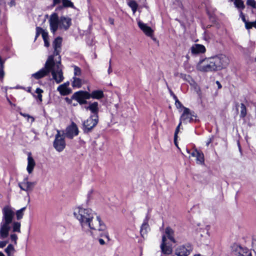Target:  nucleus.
I'll return each mask as SVG.
<instances>
[{"instance_id":"obj_1","label":"nucleus","mask_w":256,"mask_h":256,"mask_svg":"<svg viewBox=\"0 0 256 256\" xmlns=\"http://www.w3.org/2000/svg\"><path fill=\"white\" fill-rule=\"evenodd\" d=\"M73 215L78 222L82 230L86 234L94 236L106 229L100 215L90 208L76 206L73 208Z\"/></svg>"},{"instance_id":"obj_2","label":"nucleus","mask_w":256,"mask_h":256,"mask_svg":"<svg viewBox=\"0 0 256 256\" xmlns=\"http://www.w3.org/2000/svg\"><path fill=\"white\" fill-rule=\"evenodd\" d=\"M26 207L22 208L15 212L14 209L10 206L7 205L2 210V219L0 223V238H7L12 226L13 232H20V223L18 222L12 220L16 214V219L20 220L23 218Z\"/></svg>"},{"instance_id":"obj_3","label":"nucleus","mask_w":256,"mask_h":256,"mask_svg":"<svg viewBox=\"0 0 256 256\" xmlns=\"http://www.w3.org/2000/svg\"><path fill=\"white\" fill-rule=\"evenodd\" d=\"M229 63V58L221 54L200 60L196 68L197 70L202 72H216L226 68Z\"/></svg>"},{"instance_id":"obj_4","label":"nucleus","mask_w":256,"mask_h":256,"mask_svg":"<svg viewBox=\"0 0 256 256\" xmlns=\"http://www.w3.org/2000/svg\"><path fill=\"white\" fill-rule=\"evenodd\" d=\"M48 22L51 32L55 34L58 29L68 30L72 25V18L66 16L59 17L56 13L54 12L50 16Z\"/></svg>"},{"instance_id":"obj_5","label":"nucleus","mask_w":256,"mask_h":256,"mask_svg":"<svg viewBox=\"0 0 256 256\" xmlns=\"http://www.w3.org/2000/svg\"><path fill=\"white\" fill-rule=\"evenodd\" d=\"M51 58L50 61V72L53 79L57 84H60L63 81L64 76L62 68L61 65V58L60 56H58L57 58H54L53 56H50Z\"/></svg>"},{"instance_id":"obj_6","label":"nucleus","mask_w":256,"mask_h":256,"mask_svg":"<svg viewBox=\"0 0 256 256\" xmlns=\"http://www.w3.org/2000/svg\"><path fill=\"white\" fill-rule=\"evenodd\" d=\"M196 116L192 114L190 110L184 107V112L180 118V122L176 128L174 136V141L175 144L177 146L176 139L178 138V134L180 130V126L182 124V122L184 123H187L191 122L194 120Z\"/></svg>"},{"instance_id":"obj_7","label":"nucleus","mask_w":256,"mask_h":256,"mask_svg":"<svg viewBox=\"0 0 256 256\" xmlns=\"http://www.w3.org/2000/svg\"><path fill=\"white\" fill-rule=\"evenodd\" d=\"M54 147L58 152H62L66 147L64 136L59 130H57V134L55 136Z\"/></svg>"},{"instance_id":"obj_8","label":"nucleus","mask_w":256,"mask_h":256,"mask_svg":"<svg viewBox=\"0 0 256 256\" xmlns=\"http://www.w3.org/2000/svg\"><path fill=\"white\" fill-rule=\"evenodd\" d=\"M98 122V115L91 116L83 122V130L84 132H90Z\"/></svg>"},{"instance_id":"obj_9","label":"nucleus","mask_w":256,"mask_h":256,"mask_svg":"<svg viewBox=\"0 0 256 256\" xmlns=\"http://www.w3.org/2000/svg\"><path fill=\"white\" fill-rule=\"evenodd\" d=\"M50 59L51 58H50V56L45 63L44 68L40 69L36 72L33 74L32 76L34 77L36 80H38L48 74L50 69Z\"/></svg>"},{"instance_id":"obj_10","label":"nucleus","mask_w":256,"mask_h":256,"mask_svg":"<svg viewBox=\"0 0 256 256\" xmlns=\"http://www.w3.org/2000/svg\"><path fill=\"white\" fill-rule=\"evenodd\" d=\"M36 182H30L28 178H25L23 180L18 183V185L21 190L26 192L27 194L31 192L36 184Z\"/></svg>"},{"instance_id":"obj_11","label":"nucleus","mask_w":256,"mask_h":256,"mask_svg":"<svg viewBox=\"0 0 256 256\" xmlns=\"http://www.w3.org/2000/svg\"><path fill=\"white\" fill-rule=\"evenodd\" d=\"M72 98L76 100L80 104L87 103L86 100L90 99V93L86 91L76 92L72 96Z\"/></svg>"},{"instance_id":"obj_12","label":"nucleus","mask_w":256,"mask_h":256,"mask_svg":"<svg viewBox=\"0 0 256 256\" xmlns=\"http://www.w3.org/2000/svg\"><path fill=\"white\" fill-rule=\"evenodd\" d=\"M232 254L236 256H252L251 252L247 248L236 244L232 246Z\"/></svg>"},{"instance_id":"obj_13","label":"nucleus","mask_w":256,"mask_h":256,"mask_svg":"<svg viewBox=\"0 0 256 256\" xmlns=\"http://www.w3.org/2000/svg\"><path fill=\"white\" fill-rule=\"evenodd\" d=\"M78 133L79 130L76 124L74 122H72L71 124L66 128L65 136L66 138L72 139L74 136H78Z\"/></svg>"},{"instance_id":"obj_14","label":"nucleus","mask_w":256,"mask_h":256,"mask_svg":"<svg viewBox=\"0 0 256 256\" xmlns=\"http://www.w3.org/2000/svg\"><path fill=\"white\" fill-rule=\"evenodd\" d=\"M192 250L190 246H182L178 248L176 250V254L178 256H188Z\"/></svg>"},{"instance_id":"obj_15","label":"nucleus","mask_w":256,"mask_h":256,"mask_svg":"<svg viewBox=\"0 0 256 256\" xmlns=\"http://www.w3.org/2000/svg\"><path fill=\"white\" fill-rule=\"evenodd\" d=\"M62 42V38L60 37L56 38L53 42V46L54 48V57L57 58L60 56L59 54L61 50V46Z\"/></svg>"},{"instance_id":"obj_16","label":"nucleus","mask_w":256,"mask_h":256,"mask_svg":"<svg viewBox=\"0 0 256 256\" xmlns=\"http://www.w3.org/2000/svg\"><path fill=\"white\" fill-rule=\"evenodd\" d=\"M70 82H66L60 85L58 88L57 90L59 92L60 94L62 96H66L72 92V90L69 88Z\"/></svg>"},{"instance_id":"obj_17","label":"nucleus","mask_w":256,"mask_h":256,"mask_svg":"<svg viewBox=\"0 0 256 256\" xmlns=\"http://www.w3.org/2000/svg\"><path fill=\"white\" fill-rule=\"evenodd\" d=\"M210 226L208 225H202L199 228L197 229L198 232L201 237L208 238L210 236Z\"/></svg>"},{"instance_id":"obj_18","label":"nucleus","mask_w":256,"mask_h":256,"mask_svg":"<svg viewBox=\"0 0 256 256\" xmlns=\"http://www.w3.org/2000/svg\"><path fill=\"white\" fill-rule=\"evenodd\" d=\"M166 238L165 236L162 238V242L160 245V248L163 254H170L172 252V248L170 246L167 245Z\"/></svg>"},{"instance_id":"obj_19","label":"nucleus","mask_w":256,"mask_h":256,"mask_svg":"<svg viewBox=\"0 0 256 256\" xmlns=\"http://www.w3.org/2000/svg\"><path fill=\"white\" fill-rule=\"evenodd\" d=\"M84 108L86 110H90V112L93 114L94 115H98L99 111L98 104L96 102H89L88 106H86Z\"/></svg>"},{"instance_id":"obj_20","label":"nucleus","mask_w":256,"mask_h":256,"mask_svg":"<svg viewBox=\"0 0 256 256\" xmlns=\"http://www.w3.org/2000/svg\"><path fill=\"white\" fill-rule=\"evenodd\" d=\"M192 54H202L206 52V48L204 46L200 44H194L190 48Z\"/></svg>"},{"instance_id":"obj_21","label":"nucleus","mask_w":256,"mask_h":256,"mask_svg":"<svg viewBox=\"0 0 256 256\" xmlns=\"http://www.w3.org/2000/svg\"><path fill=\"white\" fill-rule=\"evenodd\" d=\"M138 25L146 35L150 36H152L153 30L150 26H147L146 24L140 21L138 22Z\"/></svg>"},{"instance_id":"obj_22","label":"nucleus","mask_w":256,"mask_h":256,"mask_svg":"<svg viewBox=\"0 0 256 256\" xmlns=\"http://www.w3.org/2000/svg\"><path fill=\"white\" fill-rule=\"evenodd\" d=\"M35 166L36 162L32 158L30 154H29L28 157V166L26 167L27 172L29 174L32 173Z\"/></svg>"},{"instance_id":"obj_23","label":"nucleus","mask_w":256,"mask_h":256,"mask_svg":"<svg viewBox=\"0 0 256 256\" xmlns=\"http://www.w3.org/2000/svg\"><path fill=\"white\" fill-rule=\"evenodd\" d=\"M104 96V92L101 90H94L90 93V98H92L94 99L99 100L102 98Z\"/></svg>"},{"instance_id":"obj_24","label":"nucleus","mask_w":256,"mask_h":256,"mask_svg":"<svg viewBox=\"0 0 256 256\" xmlns=\"http://www.w3.org/2000/svg\"><path fill=\"white\" fill-rule=\"evenodd\" d=\"M150 230V227L149 224H148V220H146L144 222L143 224L142 225L141 229H140V233L142 236H144V235L146 234Z\"/></svg>"},{"instance_id":"obj_25","label":"nucleus","mask_w":256,"mask_h":256,"mask_svg":"<svg viewBox=\"0 0 256 256\" xmlns=\"http://www.w3.org/2000/svg\"><path fill=\"white\" fill-rule=\"evenodd\" d=\"M196 158V162L198 164L204 165V154L202 152L199 151L197 152Z\"/></svg>"},{"instance_id":"obj_26","label":"nucleus","mask_w":256,"mask_h":256,"mask_svg":"<svg viewBox=\"0 0 256 256\" xmlns=\"http://www.w3.org/2000/svg\"><path fill=\"white\" fill-rule=\"evenodd\" d=\"M127 4L131 8L133 14H134L138 7V3L134 0H130Z\"/></svg>"},{"instance_id":"obj_27","label":"nucleus","mask_w":256,"mask_h":256,"mask_svg":"<svg viewBox=\"0 0 256 256\" xmlns=\"http://www.w3.org/2000/svg\"><path fill=\"white\" fill-rule=\"evenodd\" d=\"M165 232L168 238L172 242H174L175 240L174 237V231L170 227H168L165 230Z\"/></svg>"},{"instance_id":"obj_28","label":"nucleus","mask_w":256,"mask_h":256,"mask_svg":"<svg viewBox=\"0 0 256 256\" xmlns=\"http://www.w3.org/2000/svg\"><path fill=\"white\" fill-rule=\"evenodd\" d=\"M4 251L7 254L8 256H12L14 252V248L12 244H10L5 249Z\"/></svg>"},{"instance_id":"obj_29","label":"nucleus","mask_w":256,"mask_h":256,"mask_svg":"<svg viewBox=\"0 0 256 256\" xmlns=\"http://www.w3.org/2000/svg\"><path fill=\"white\" fill-rule=\"evenodd\" d=\"M82 80L78 78H74V80L72 83L73 87H76L78 88H80L82 86Z\"/></svg>"},{"instance_id":"obj_30","label":"nucleus","mask_w":256,"mask_h":256,"mask_svg":"<svg viewBox=\"0 0 256 256\" xmlns=\"http://www.w3.org/2000/svg\"><path fill=\"white\" fill-rule=\"evenodd\" d=\"M62 4L64 8H74V4L70 0H62Z\"/></svg>"},{"instance_id":"obj_31","label":"nucleus","mask_w":256,"mask_h":256,"mask_svg":"<svg viewBox=\"0 0 256 256\" xmlns=\"http://www.w3.org/2000/svg\"><path fill=\"white\" fill-rule=\"evenodd\" d=\"M246 114V108L244 104H240V116L242 118H244Z\"/></svg>"},{"instance_id":"obj_32","label":"nucleus","mask_w":256,"mask_h":256,"mask_svg":"<svg viewBox=\"0 0 256 256\" xmlns=\"http://www.w3.org/2000/svg\"><path fill=\"white\" fill-rule=\"evenodd\" d=\"M43 92V90L40 88H37L36 90V92L38 94V99L40 102H42V94Z\"/></svg>"},{"instance_id":"obj_33","label":"nucleus","mask_w":256,"mask_h":256,"mask_svg":"<svg viewBox=\"0 0 256 256\" xmlns=\"http://www.w3.org/2000/svg\"><path fill=\"white\" fill-rule=\"evenodd\" d=\"M173 97H174V98L175 100V104H176V108H184V106H182V104L178 100V99L177 97L175 95H174Z\"/></svg>"},{"instance_id":"obj_34","label":"nucleus","mask_w":256,"mask_h":256,"mask_svg":"<svg viewBox=\"0 0 256 256\" xmlns=\"http://www.w3.org/2000/svg\"><path fill=\"white\" fill-rule=\"evenodd\" d=\"M252 248L256 254V236H254L252 239Z\"/></svg>"},{"instance_id":"obj_35","label":"nucleus","mask_w":256,"mask_h":256,"mask_svg":"<svg viewBox=\"0 0 256 256\" xmlns=\"http://www.w3.org/2000/svg\"><path fill=\"white\" fill-rule=\"evenodd\" d=\"M44 30L40 27H36V39L38 36L40 34H42Z\"/></svg>"},{"instance_id":"obj_36","label":"nucleus","mask_w":256,"mask_h":256,"mask_svg":"<svg viewBox=\"0 0 256 256\" xmlns=\"http://www.w3.org/2000/svg\"><path fill=\"white\" fill-rule=\"evenodd\" d=\"M10 238L12 242H14V244H17L16 240H18V236L15 234H12L10 236Z\"/></svg>"},{"instance_id":"obj_37","label":"nucleus","mask_w":256,"mask_h":256,"mask_svg":"<svg viewBox=\"0 0 256 256\" xmlns=\"http://www.w3.org/2000/svg\"><path fill=\"white\" fill-rule=\"evenodd\" d=\"M74 74L75 76L80 75L81 70L78 66H74Z\"/></svg>"},{"instance_id":"obj_38","label":"nucleus","mask_w":256,"mask_h":256,"mask_svg":"<svg viewBox=\"0 0 256 256\" xmlns=\"http://www.w3.org/2000/svg\"><path fill=\"white\" fill-rule=\"evenodd\" d=\"M240 17L241 18L242 20L243 21V22H244L245 24V26L246 28V26H248V22H247L246 20V18H245V16H244V14H243V13L240 10Z\"/></svg>"},{"instance_id":"obj_39","label":"nucleus","mask_w":256,"mask_h":256,"mask_svg":"<svg viewBox=\"0 0 256 256\" xmlns=\"http://www.w3.org/2000/svg\"><path fill=\"white\" fill-rule=\"evenodd\" d=\"M252 27L256 28V20L254 22H249L248 24V26H246V28L248 30H249Z\"/></svg>"},{"instance_id":"obj_40","label":"nucleus","mask_w":256,"mask_h":256,"mask_svg":"<svg viewBox=\"0 0 256 256\" xmlns=\"http://www.w3.org/2000/svg\"><path fill=\"white\" fill-rule=\"evenodd\" d=\"M20 114L21 116H23L25 117V118H28V120L29 118H30V119L31 120V122H33L34 121V118L32 116H30V115H29V114H24V113H22V112H20Z\"/></svg>"},{"instance_id":"obj_41","label":"nucleus","mask_w":256,"mask_h":256,"mask_svg":"<svg viewBox=\"0 0 256 256\" xmlns=\"http://www.w3.org/2000/svg\"><path fill=\"white\" fill-rule=\"evenodd\" d=\"M246 4L254 8H256V2L254 0H248Z\"/></svg>"},{"instance_id":"obj_42","label":"nucleus","mask_w":256,"mask_h":256,"mask_svg":"<svg viewBox=\"0 0 256 256\" xmlns=\"http://www.w3.org/2000/svg\"><path fill=\"white\" fill-rule=\"evenodd\" d=\"M4 68H0V79L2 80L4 76Z\"/></svg>"},{"instance_id":"obj_43","label":"nucleus","mask_w":256,"mask_h":256,"mask_svg":"<svg viewBox=\"0 0 256 256\" xmlns=\"http://www.w3.org/2000/svg\"><path fill=\"white\" fill-rule=\"evenodd\" d=\"M43 40L48 39V32L45 30L42 34Z\"/></svg>"},{"instance_id":"obj_44","label":"nucleus","mask_w":256,"mask_h":256,"mask_svg":"<svg viewBox=\"0 0 256 256\" xmlns=\"http://www.w3.org/2000/svg\"><path fill=\"white\" fill-rule=\"evenodd\" d=\"M8 243V241H0V248H3Z\"/></svg>"},{"instance_id":"obj_45","label":"nucleus","mask_w":256,"mask_h":256,"mask_svg":"<svg viewBox=\"0 0 256 256\" xmlns=\"http://www.w3.org/2000/svg\"><path fill=\"white\" fill-rule=\"evenodd\" d=\"M111 62H112V60H110L109 61V67H108V74H110L112 72V68L111 67Z\"/></svg>"},{"instance_id":"obj_46","label":"nucleus","mask_w":256,"mask_h":256,"mask_svg":"<svg viewBox=\"0 0 256 256\" xmlns=\"http://www.w3.org/2000/svg\"><path fill=\"white\" fill-rule=\"evenodd\" d=\"M199 151L196 150H195L192 152L191 153L190 155L192 156H193V157H196L197 156V152H198Z\"/></svg>"},{"instance_id":"obj_47","label":"nucleus","mask_w":256,"mask_h":256,"mask_svg":"<svg viewBox=\"0 0 256 256\" xmlns=\"http://www.w3.org/2000/svg\"><path fill=\"white\" fill-rule=\"evenodd\" d=\"M4 62L5 60H2L1 57L0 56V68H4Z\"/></svg>"},{"instance_id":"obj_48","label":"nucleus","mask_w":256,"mask_h":256,"mask_svg":"<svg viewBox=\"0 0 256 256\" xmlns=\"http://www.w3.org/2000/svg\"><path fill=\"white\" fill-rule=\"evenodd\" d=\"M62 2V0H53V6H56L60 4V2Z\"/></svg>"},{"instance_id":"obj_49","label":"nucleus","mask_w":256,"mask_h":256,"mask_svg":"<svg viewBox=\"0 0 256 256\" xmlns=\"http://www.w3.org/2000/svg\"><path fill=\"white\" fill-rule=\"evenodd\" d=\"M44 46L46 47H48L50 45L49 42H48V39L44 40Z\"/></svg>"},{"instance_id":"obj_50","label":"nucleus","mask_w":256,"mask_h":256,"mask_svg":"<svg viewBox=\"0 0 256 256\" xmlns=\"http://www.w3.org/2000/svg\"><path fill=\"white\" fill-rule=\"evenodd\" d=\"M98 241L101 245H104L105 244V242L103 239L100 238L99 239Z\"/></svg>"},{"instance_id":"obj_51","label":"nucleus","mask_w":256,"mask_h":256,"mask_svg":"<svg viewBox=\"0 0 256 256\" xmlns=\"http://www.w3.org/2000/svg\"><path fill=\"white\" fill-rule=\"evenodd\" d=\"M72 99H70L68 98H66V100L68 104H72Z\"/></svg>"},{"instance_id":"obj_52","label":"nucleus","mask_w":256,"mask_h":256,"mask_svg":"<svg viewBox=\"0 0 256 256\" xmlns=\"http://www.w3.org/2000/svg\"><path fill=\"white\" fill-rule=\"evenodd\" d=\"M108 21H109L110 23L111 24H114V20L113 18H110L109 20H108Z\"/></svg>"},{"instance_id":"obj_53","label":"nucleus","mask_w":256,"mask_h":256,"mask_svg":"<svg viewBox=\"0 0 256 256\" xmlns=\"http://www.w3.org/2000/svg\"><path fill=\"white\" fill-rule=\"evenodd\" d=\"M212 142V139L210 138H208L207 142H206V146H208L210 143Z\"/></svg>"},{"instance_id":"obj_54","label":"nucleus","mask_w":256,"mask_h":256,"mask_svg":"<svg viewBox=\"0 0 256 256\" xmlns=\"http://www.w3.org/2000/svg\"><path fill=\"white\" fill-rule=\"evenodd\" d=\"M216 84H218V88H222L221 84H220V82L218 81H216Z\"/></svg>"},{"instance_id":"obj_55","label":"nucleus","mask_w":256,"mask_h":256,"mask_svg":"<svg viewBox=\"0 0 256 256\" xmlns=\"http://www.w3.org/2000/svg\"><path fill=\"white\" fill-rule=\"evenodd\" d=\"M186 77H188L189 78V76H186V74H182V78L186 79Z\"/></svg>"},{"instance_id":"obj_56","label":"nucleus","mask_w":256,"mask_h":256,"mask_svg":"<svg viewBox=\"0 0 256 256\" xmlns=\"http://www.w3.org/2000/svg\"><path fill=\"white\" fill-rule=\"evenodd\" d=\"M0 256H5L4 255V254L2 252H0Z\"/></svg>"},{"instance_id":"obj_57","label":"nucleus","mask_w":256,"mask_h":256,"mask_svg":"<svg viewBox=\"0 0 256 256\" xmlns=\"http://www.w3.org/2000/svg\"><path fill=\"white\" fill-rule=\"evenodd\" d=\"M15 88L16 89H18V88H22L20 86H16V87H15Z\"/></svg>"},{"instance_id":"obj_58","label":"nucleus","mask_w":256,"mask_h":256,"mask_svg":"<svg viewBox=\"0 0 256 256\" xmlns=\"http://www.w3.org/2000/svg\"><path fill=\"white\" fill-rule=\"evenodd\" d=\"M74 106H76L77 105V103L72 104Z\"/></svg>"},{"instance_id":"obj_59","label":"nucleus","mask_w":256,"mask_h":256,"mask_svg":"<svg viewBox=\"0 0 256 256\" xmlns=\"http://www.w3.org/2000/svg\"><path fill=\"white\" fill-rule=\"evenodd\" d=\"M8 100L10 105H13V104L12 103V102L10 100Z\"/></svg>"},{"instance_id":"obj_60","label":"nucleus","mask_w":256,"mask_h":256,"mask_svg":"<svg viewBox=\"0 0 256 256\" xmlns=\"http://www.w3.org/2000/svg\"><path fill=\"white\" fill-rule=\"evenodd\" d=\"M186 151H187V152H188V153H189V152H190V151H189L188 150H186Z\"/></svg>"},{"instance_id":"obj_61","label":"nucleus","mask_w":256,"mask_h":256,"mask_svg":"<svg viewBox=\"0 0 256 256\" xmlns=\"http://www.w3.org/2000/svg\"><path fill=\"white\" fill-rule=\"evenodd\" d=\"M30 89H29V90H28V92H30Z\"/></svg>"},{"instance_id":"obj_62","label":"nucleus","mask_w":256,"mask_h":256,"mask_svg":"<svg viewBox=\"0 0 256 256\" xmlns=\"http://www.w3.org/2000/svg\"><path fill=\"white\" fill-rule=\"evenodd\" d=\"M144 0L145 1L146 0Z\"/></svg>"}]
</instances>
